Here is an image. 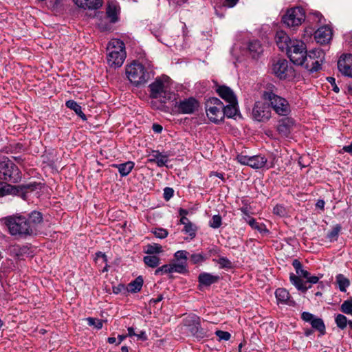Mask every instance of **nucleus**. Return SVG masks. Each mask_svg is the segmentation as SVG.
Segmentation results:
<instances>
[{
  "label": "nucleus",
  "mask_w": 352,
  "mask_h": 352,
  "mask_svg": "<svg viewBox=\"0 0 352 352\" xmlns=\"http://www.w3.org/2000/svg\"><path fill=\"white\" fill-rule=\"evenodd\" d=\"M208 259V256L202 254H193L190 256V261L193 264L199 263Z\"/></svg>",
  "instance_id": "45"
},
{
  "label": "nucleus",
  "mask_w": 352,
  "mask_h": 352,
  "mask_svg": "<svg viewBox=\"0 0 352 352\" xmlns=\"http://www.w3.org/2000/svg\"><path fill=\"white\" fill-rule=\"evenodd\" d=\"M188 252L186 250H179L175 253V257L177 260H184V262L187 260V256Z\"/></svg>",
  "instance_id": "52"
},
{
  "label": "nucleus",
  "mask_w": 352,
  "mask_h": 352,
  "mask_svg": "<svg viewBox=\"0 0 352 352\" xmlns=\"http://www.w3.org/2000/svg\"><path fill=\"white\" fill-rule=\"evenodd\" d=\"M223 104L217 98H210L206 104V111L209 120L214 123H219L224 118Z\"/></svg>",
  "instance_id": "9"
},
{
  "label": "nucleus",
  "mask_w": 352,
  "mask_h": 352,
  "mask_svg": "<svg viewBox=\"0 0 352 352\" xmlns=\"http://www.w3.org/2000/svg\"><path fill=\"white\" fill-rule=\"evenodd\" d=\"M295 124L294 119L286 117L278 120L276 130L282 138H288Z\"/></svg>",
  "instance_id": "18"
},
{
  "label": "nucleus",
  "mask_w": 352,
  "mask_h": 352,
  "mask_svg": "<svg viewBox=\"0 0 352 352\" xmlns=\"http://www.w3.org/2000/svg\"><path fill=\"white\" fill-rule=\"evenodd\" d=\"M191 221L186 217H182L179 220V223L183 224L184 226L190 223Z\"/></svg>",
  "instance_id": "62"
},
{
  "label": "nucleus",
  "mask_w": 352,
  "mask_h": 352,
  "mask_svg": "<svg viewBox=\"0 0 352 352\" xmlns=\"http://www.w3.org/2000/svg\"><path fill=\"white\" fill-rule=\"evenodd\" d=\"M169 81L168 76L157 78L148 86L150 97L158 99L161 103L174 99L175 94L170 91Z\"/></svg>",
  "instance_id": "3"
},
{
  "label": "nucleus",
  "mask_w": 352,
  "mask_h": 352,
  "mask_svg": "<svg viewBox=\"0 0 352 352\" xmlns=\"http://www.w3.org/2000/svg\"><path fill=\"white\" fill-rule=\"evenodd\" d=\"M338 68L342 75L352 78V54H344L340 56L338 60Z\"/></svg>",
  "instance_id": "16"
},
{
  "label": "nucleus",
  "mask_w": 352,
  "mask_h": 352,
  "mask_svg": "<svg viewBox=\"0 0 352 352\" xmlns=\"http://www.w3.org/2000/svg\"><path fill=\"white\" fill-rule=\"evenodd\" d=\"M289 60L296 65H303L307 58L305 43L299 39H294L286 52Z\"/></svg>",
  "instance_id": "5"
},
{
  "label": "nucleus",
  "mask_w": 352,
  "mask_h": 352,
  "mask_svg": "<svg viewBox=\"0 0 352 352\" xmlns=\"http://www.w3.org/2000/svg\"><path fill=\"white\" fill-rule=\"evenodd\" d=\"M223 114L228 118L234 117L237 113V101L236 102H229L227 106L223 105Z\"/></svg>",
  "instance_id": "33"
},
{
  "label": "nucleus",
  "mask_w": 352,
  "mask_h": 352,
  "mask_svg": "<svg viewBox=\"0 0 352 352\" xmlns=\"http://www.w3.org/2000/svg\"><path fill=\"white\" fill-rule=\"evenodd\" d=\"M346 91L347 94L352 96V83H349L346 86Z\"/></svg>",
  "instance_id": "64"
},
{
  "label": "nucleus",
  "mask_w": 352,
  "mask_h": 352,
  "mask_svg": "<svg viewBox=\"0 0 352 352\" xmlns=\"http://www.w3.org/2000/svg\"><path fill=\"white\" fill-rule=\"evenodd\" d=\"M160 270H162L163 274L172 273L171 264L162 265L160 267Z\"/></svg>",
  "instance_id": "57"
},
{
  "label": "nucleus",
  "mask_w": 352,
  "mask_h": 352,
  "mask_svg": "<svg viewBox=\"0 0 352 352\" xmlns=\"http://www.w3.org/2000/svg\"><path fill=\"white\" fill-rule=\"evenodd\" d=\"M342 312L346 314H352V298L343 302L340 307Z\"/></svg>",
  "instance_id": "43"
},
{
  "label": "nucleus",
  "mask_w": 352,
  "mask_h": 352,
  "mask_svg": "<svg viewBox=\"0 0 352 352\" xmlns=\"http://www.w3.org/2000/svg\"><path fill=\"white\" fill-rule=\"evenodd\" d=\"M243 219L249 224V226L254 230H258L261 234L268 233L269 230L266 228L264 223H258L256 221L255 219L248 216V218L243 217Z\"/></svg>",
  "instance_id": "28"
},
{
  "label": "nucleus",
  "mask_w": 352,
  "mask_h": 352,
  "mask_svg": "<svg viewBox=\"0 0 352 352\" xmlns=\"http://www.w3.org/2000/svg\"><path fill=\"white\" fill-rule=\"evenodd\" d=\"M275 41L277 46L282 52H287L294 39L290 38L284 31L280 30L276 33Z\"/></svg>",
  "instance_id": "20"
},
{
  "label": "nucleus",
  "mask_w": 352,
  "mask_h": 352,
  "mask_svg": "<svg viewBox=\"0 0 352 352\" xmlns=\"http://www.w3.org/2000/svg\"><path fill=\"white\" fill-rule=\"evenodd\" d=\"M125 289H126V287L122 284H120L118 286L113 287V292L114 294H116L121 293L122 291H124Z\"/></svg>",
  "instance_id": "56"
},
{
  "label": "nucleus",
  "mask_w": 352,
  "mask_h": 352,
  "mask_svg": "<svg viewBox=\"0 0 352 352\" xmlns=\"http://www.w3.org/2000/svg\"><path fill=\"white\" fill-rule=\"evenodd\" d=\"M65 104L67 108L74 110L82 120H85L87 119L86 116L82 111L81 107L76 101L69 100L66 102Z\"/></svg>",
  "instance_id": "32"
},
{
  "label": "nucleus",
  "mask_w": 352,
  "mask_h": 352,
  "mask_svg": "<svg viewBox=\"0 0 352 352\" xmlns=\"http://www.w3.org/2000/svg\"><path fill=\"white\" fill-rule=\"evenodd\" d=\"M219 280V276L212 275L207 272H201L198 276L199 286H210L212 284L218 282Z\"/></svg>",
  "instance_id": "24"
},
{
  "label": "nucleus",
  "mask_w": 352,
  "mask_h": 352,
  "mask_svg": "<svg viewBox=\"0 0 352 352\" xmlns=\"http://www.w3.org/2000/svg\"><path fill=\"white\" fill-rule=\"evenodd\" d=\"M348 322L346 317L342 314H338L336 317V323L337 326L342 329L346 327Z\"/></svg>",
  "instance_id": "44"
},
{
  "label": "nucleus",
  "mask_w": 352,
  "mask_h": 352,
  "mask_svg": "<svg viewBox=\"0 0 352 352\" xmlns=\"http://www.w3.org/2000/svg\"><path fill=\"white\" fill-rule=\"evenodd\" d=\"M344 151L352 154V144L349 146H345L342 148Z\"/></svg>",
  "instance_id": "63"
},
{
  "label": "nucleus",
  "mask_w": 352,
  "mask_h": 352,
  "mask_svg": "<svg viewBox=\"0 0 352 352\" xmlns=\"http://www.w3.org/2000/svg\"><path fill=\"white\" fill-rule=\"evenodd\" d=\"M143 278L141 276L137 277L133 281L128 284L126 290L131 293H137L140 292L143 285Z\"/></svg>",
  "instance_id": "29"
},
{
  "label": "nucleus",
  "mask_w": 352,
  "mask_h": 352,
  "mask_svg": "<svg viewBox=\"0 0 352 352\" xmlns=\"http://www.w3.org/2000/svg\"><path fill=\"white\" fill-rule=\"evenodd\" d=\"M12 235L21 236L36 235L43 222L40 212L32 211L28 217L25 216H9L3 219Z\"/></svg>",
  "instance_id": "1"
},
{
  "label": "nucleus",
  "mask_w": 352,
  "mask_h": 352,
  "mask_svg": "<svg viewBox=\"0 0 352 352\" xmlns=\"http://www.w3.org/2000/svg\"><path fill=\"white\" fill-rule=\"evenodd\" d=\"M169 154L159 151L153 150L148 155V162L151 163H155L157 166L162 167L166 165L168 161Z\"/></svg>",
  "instance_id": "21"
},
{
  "label": "nucleus",
  "mask_w": 352,
  "mask_h": 352,
  "mask_svg": "<svg viewBox=\"0 0 352 352\" xmlns=\"http://www.w3.org/2000/svg\"><path fill=\"white\" fill-rule=\"evenodd\" d=\"M275 295L277 300L279 302L288 304L289 305H293L294 302L290 300V296L288 291L284 288H278L275 292Z\"/></svg>",
  "instance_id": "27"
},
{
  "label": "nucleus",
  "mask_w": 352,
  "mask_h": 352,
  "mask_svg": "<svg viewBox=\"0 0 352 352\" xmlns=\"http://www.w3.org/2000/svg\"><path fill=\"white\" fill-rule=\"evenodd\" d=\"M213 5L215 13L219 16L221 17L223 16L224 11L228 8H233L235 6L237 1H214Z\"/></svg>",
  "instance_id": "25"
},
{
  "label": "nucleus",
  "mask_w": 352,
  "mask_h": 352,
  "mask_svg": "<svg viewBox=\"0 0 352 352\" xmlns=\"http://www.w3.org/2000/svg\"><path fill=\"white\" fill-rule=\"evenodd\" d=\"M152 129L154 132L157 133H160L162 131V126L158 124H153L152 126Z\"/></svg>",
  "instance_id": "59"
},
{
  "label": "nucleus",
  "mask_w": 352,
  "mask_h": 352,
  "mask_svg": "<svg viewBox=\"0 0 352 352\" xmlns=\"http://www.w3.org/2000/svg\"><path fill=\"white\" fill-rule=\"evenodd\" d=\"M163 252L162 246L158 243L148 244L146 247L145 253L148 254H159Z\"/></svg>",
  "instance_id": "39"
},
{
  "label": "nucleus",
  "mask_w": 352,
  "mask_h": 352,
  "mask_svg": "<svg viewBox=\"0 0 352 352\" xmlns=\"http://www.w3.org/2000/svg\"><path fill=\"white\" fill-rule=\"evenodd\" d=\"M236 160L241 164L249 166L254 169H258L264 167L267 164V162L265 157L261 155L247 156L239 154L236 156Z\"/></svg>",
  "instance_id": "14"
},
{
  "label": "nucleus",
  "mask_w": 352,
  "mask_h": 352,
  "mask_svg": "<svg viewBox=\"0 0 352 352\" xmlns=\"http://www.w3.org/2000/svg\"><path fill=\"white\" fill-rule=\"evenodd\" d=\"M324 57V52L320 49H314L309 52L307 51V58L304 63L305 68L311 73L318 72L321 68Z\"/></svg>",
  "instance_id": "11"
},
{
  "label": "nucleus",
  "mask_w": 352,
  "mask_h": 352,
  "mask_svg": "<svg viewBox=\"0 0 352 352\" xmlns=\"http://www.w3.org/2000/svg\"><path fill=\"white\" fill-rule=\"evenodd\" d=\"M128 79L135 86L144 84L149 78V74L140 63L133 62L126 68Z\"/></svg>",
  "instance_id": "6"
},
{
  "label": "nucleus",
  "mask_w": 352,
  "mask_h": 352,
  "mask_svg": "<svg viewBox=\"0 0 352 352\" xmlns=\"http://www.w3.org/2000/svg\"><path fill=\"white\" fill-rule=\"evenodd\" d=\"M16 188L13 186L0 182V196L3 197L7 195L16 194Z\"/></svg>",
  "instance_id": "36"
},
{
  "label": "nucleus",
  "mask_w": 352,
  "mask_h": 352,
  "mask_svg": "<svg viewBox=\"0 0 352 352\" xmlns=\"http://www.w3.org/2000/svg\"><path fill=\"white\" fill-rule=\"evenodd\" d=\"M183 323L188 331L197 340H200L208 337L207 331L201 327L200 318L196 315L186 316Z\"/></svg>",
  "instance_id": "10"
},
{
  "label": "nucleus",
  "mask_w": 352,
  "mask_h": 352,
  "mask_svg": "<svg viewBox=\"0 0 352 352\" xmlns=\"http://www.w3.org/2000/svg\"><path fill=\"white\" fill-rule=\"evenodd\" d=\"M199 107V102L192 97L179 101L177 105L179 112L183 114H192L198 110Z\"/></svg>",
  "instance_id": "17"
},
{
  "label": "nucleus",
  "mask_w": 352,
  "mask_h": 352,
  "mask_svg": "<svg viewBox=\"0 0 352 352\" xmlns=\"http://www.w3.org/2000/svg\"><path fill=\"white\" fill-rule=\"evenodd\" d=\"M209 226L212 228H219L221 226V217L219 214L214 215L209 223Z\"/></svg>",
  "instance_id": "46"
},
{
  "label": "nucleus",
  "mask_w": 352,
  "mask_h": 352,
  "mask_svg": "<svg viewBox=\"0 0 352 352\" xmlns=\"http://www.w3.org/2000/svg\"><path fill=\"white\" fill-rule=\"evenodd\" d=\"M183 232L188 234L192 239L196 235L197 227L190 222L184 226Z\"/></svg>",
  "instance_id": "41"
},
{
  "label": "nucleus",
  "mask_w": 352,
  "mask_h": 352,
  "mask_svg": "<svg viewBox=\"0 0 352 352\" xmlns=\"http://www.w3.org/2000/svg\"><path fill=\"white\" fill-rule=\"evenodd\" d=\"M305 13L300 7H296L289 9L283 16V22L289 27L300 25L305 21Z\"/></svg>",
  "instance_id": "12"
},
{
  "label": "nucleus",
  "mask_w": 352,
  "mask_h": 352,
  "mask_svg": "<svg viewBox=\"0 0 352 352\" xmlns=\"http://www.w3.org/2000/svg\"><path fill=\"white\" fill-rule=\"evenodd\" d=\"M160 258L154 255H148L144 257V263L150 267H156L160 264Z\"/></svg>",
  "instance_id": "38"
},
{
  "label": "nucleus",
  "mask_w": 352,
  "mask_h": 352,
  "mask_svg": "<svg viewBox=\"0 0 352 352\" xmlns=\"http://www.w3.org/2000/svg\"><path fill=\"white\" fill-rule=\"evenodd\" d=\"M173 194H174V190L173 188H169V187H166L164 189V198L166 201L169 200L173 196Z\"/></svg>",
  "instance_id": "53"
},
{
  "label": "nucleus",
  "mask_w": 352,
  "mask_h": 352,
  "mask_svg": "<svg viewBox=\"0 0 352 352\" xmlns=\"http://www.w3.org/2000/svg\"><path fill=\"white\" fill-rule=\"evenodd\" d=\"M212 261L219 265L220 269L230 270L233 267L232 263L228 258L219 256L217 259L213 258Z\"/></svg>",
  "instance_id": "35"
},
{
  "label": "nucleus",
  "mask_w": 352,
  "mask_h": 352,
  "mask_svg": "<svg viewBox=\"0 0 352 352\" xmlns=\"http://www.w3.org/2000/svg\"><path fill=\"white\" fill-rule=\"evenodd\" d=\"M332 30L328 25H323L314 32V38L320 45L329 43L332 38Z\"/></svg>",
  "instance_id": "19"
},
{
  "label": "nucleus",
  "mask_w": 352,
  "mask_h": 352,
  "mask_svg": "<svg viewBox=\"0 0 352 352\" xmlns=\"http://www.w3.org/2000/svg\"><path fill=\"white\" fill-rule=\"evenodd\" d=\"M87 320L89 326H94L97 329H100L102 327V320H101L87 318Z\"/></svg>",
  "instance_id": "48"
},
{
  "label": "nucleus",
  "mask_w": 352,
  "mask_h": 352,
  "mask_svg": "<svg viewBox=\"0 0 352 352\" xmlns=\"http://www.w3.org/2000/svg\"><path fill=\"white\" fill-rule=\"evenodd\" d=\"M314 318L315 316L309 312L305 311L302 314V319L305 322L311 323Z\"/></svg>",
  "instance_id": "54"
},
{
  "label": "nucleus",
  "mask_w": 352,
  "mask_h": 352,
  "mask_svg": "<svg viewBox=\"0 0 352 352\" xmlns=\"http://www.w3.org/2000/svg\"><path fill=\"white\" fill-rule=\"evenodd\" d=\"M96 258L97 261L102 259L103 262H104V263L107 262V256L104 253L99 252L96 253Z\"/></svg>",
  "instance_id": "58"
},
{
  "label": "nucleus",
  "mask_w": 352,
  "mask_h": 352,
  "mask_svg": "<svg viewBox=\"0 0 352 352\" xmlns=\"http://www.w3.org/2000/svg\"><path fill=\"white\" fill-rule=\"evenodd\" d=\"M336 282L341 292H346V288L350 285L349 280L346 278L343 274H338L336 277Z\"/></svg>",
  "instance_id": "34"
},
{
  "label": "nucleus",
  "mask_w": 352,
  "mask_h": 352,
  "mask_svg": "<svg viewBox=\"0 0 352 352\" xmlns=\"http://www.w3.org/2000/svg\"><path fill=\"white\" fill-rule=\"evenodd\" d=\"M76 6L84 10H97L102 7V1H75Z\"/></svg>",
  "instance_id": "30"
},
{
  "label": "nucleus",
  "mask_w": 352,
  "mask_h": 352,
  "mask_svg": "<svg viewBox=\"0 0 352 352\" xmlns=\"http://www.w3.org/2000/svg\"><path fill=\"white\" fill-rule=\"evenodd\" d=\"M217 92L219 96L228 103L236 102L237 101L236 97L233 91L228 87L222 85L217 89Z\"/></svg>",
  "instance_id": "22"
},
{
  "label": "nucleus",
  "mask_w": 352,
  "mask_h": 352,
  "mask_svg": "<svg viewBox=\"0 0 352 352\" xmlns=\"http://www.w3.org/2000/svg\"><path fill=\"white\" fill-rule=\"evenodd\" d=\"M120 8L116 1H110L109 2L107 8V17L109 18L110 21L111 23H116L118 21V15L120 14Z\"/></svg>",
  "instance_id": "23"
},
{
  "label": "nucleus",
  "mask_w": 352,
  "mask_h": 352,
  "mask_svg": "<svg viewBox=\"0 0 352 352\" xmlns=\"http://www.w3.org/2000/svg\"><path fill=\"white\" fill-rule=\"evenodd\" d=\"M309 17L311 18L314 22L321 23L322 22L323 16L322 14L318 11H314L309 14Z\"/></svg>",
  "instance_id": "49"
},
{
  "label": "nucleus",
  "mask_w": 352,
  "mask_h": 352,
  "mask_svg": "<svg viewBox=\"0 0 352 352\" xmlns=\"http://www.w3.org/2000/svg\"><path fill=\"white\" fill-rule=\"evenodd\" d=\"M248 51L253 58H258L263 53V48L260 41L254 40L249 43Z\"/></svg>",
  "instance_id": "26"
},
{
  "label": "nucleus",
  "mask_w": 352,
  "mask_h": 352,
  "mask_svg": "<svg viewBox=\"0 0 352 352\" xmlns=\"http://www.w3.org/2000/svg\"><path fill=\"white\" fill-rule=\"evenodd\" d=\"M318 280H319V277L316 276L309 275V278H307V280L304 281V283H306V285L307 283L316 284L318 282Z\"/></svg>",
  "instance_id": "55"
},
{
  "label": "nucleus",
  "mask_w": 352,
  "mask_h": 352,
  "mask_svg": "<svg viewBox=\"0 0 352 352\" xmlns=\"http://www.w3.org/2000/svg\"><path fill=\"white\" fill-rule=\"evenodd\" d=\"M152 232L157 238L159 239H165L168 234V231L162 228H155L152 231Z\"/></svg>",
  "instance_id": "47"
},
{
  "label": "nucleus",
  "mask_w": 352,
  "mask_h": 352,
  "mask_svg": "<svg viewBox=\"0 0 352 352\" xmlns=\"http://www.w3.org/2000/svg\"><path fill=\"white\" fill-rule=\"evenodd\" d=\"M217 336L219 337V340H230L231 335L228 331H223L221 330H218L215 332Z\"/></svg>",
  "instance_id": "50"
},
{
  "label": "nucleus",
  "mask_w": 352,
  "mask_h": 352,
  "mask_svg": "<svg viewBox=\"0 0 352 352\" xmlns=\"http://www.w3.org/2000/svg\"><path fill=\"white\" fill-rule=\"evenodd\" d=\"M163 299V296L162 295H159L157 298H152L150 300V302H149V304L150 305H155L159 302H160L161 300H162Z\"/></svg>",
  "instance_id": "60"
},
{
  "label": "nucleus",
  "mask_w": 352,
  "mask_h": 352,
  "mask_svg": "<svg viewBox=\"0 0 352 352\" xmlns=\"http://www.w3.org/2000/svg\"><path fill=\"white\" fill-rule=\"evenodd\" d=\"M107 63L111 67H120L126 58L125 45L123 41L118 38L111 39L107 47Z\"/></svg>",
  "instance_id": "4"
},
{
  "label": "nucleus",
  "mask_w": 352,
  "mask_h": 352,
  "mask_svg": "<svg viewBox=\"0 0 352 352\" xmlns=\"http://www.w3.org/2000/svg\"><path fill=\"white\" fill-rule=\"evenodd\" d=\"M272 72L280 79H285L292 72V67L285 58H276L272 60Z\"/></svg>",
  "instance_id": "13"
},
{
  "label": "nucleus",
  "mask_w": 352,
  "mask_h": 352,
  "mask_svg": "<svg viewBox=\"0 0 352 352\" xmlns=\"http://www.w3.org/2000/svg\"><path fill=\"white\" fill-rule=\"evenodd\" d=\"M172 272L183 274L186 272V262L171 264Z\"/></svg>",
  "instance_id": "42"
},
{
  "label": "nucleus",
  "mask_w": 352,
  "mask_h": 352,
  "mask_svg": "<svg viewBox=\"0 0 352 352\" xmlns=\"http://www.w3.org/2000/svg\"><path fill=\"white\" fill-rule=\"evenodd\" d=\"M21 178L19 168L12 161L5 160L0 162V179L17 183Z\"/></svg>",
  "instance_id": "8"
},
{
  "label": "nucleus",
  "mask_w": 352,
  "mask_h": 352,
  "mask_svg": "<svg viewBox=\"0 0 352 352\" xmlns=\"http://www.w3.org/2000/svg\"><path fill=\"white\" fill-rule=\"evenodd\" d=\"M208 258L211 256H220V249L217 246H212L208 248Z\"/></svg>",
  "instance_id": "51"
},
{
  "label": "nucleus",
  "mask_w": 352,
  "mask_h": 352,
  "mask_svg": "<svg viewBox=\"0 0 352 352\" xmlns=\"http://www.w3.org/2000/svg\"><path fill=\"white\" fill-rule=\"evenodd\" d=\"M341 228H342L340 225H336L328 233L327 238L329 239L330 241H334L337 240L338 235H339V232L341 230Z\"/></svg>",
  "instance_id": "40"
},
{
  "label": "nucleus",
  "mask_w": 352,
  "mask_h": 352,
  "mask_svg": "<svg viewBox=\"0 0 352 352\" xmlns=\"http://www.w3.org/2000/svg\"><path fill=\"white\" fill-rule=\"evenodd\" d=\"M274 213L281 215L283 214V208L281 206H276L274 208Z\"/></svg>",
  "instance_id": "61"
},
{
  "label": "nucleus",
  "mask_w": 352,
  "mask_h": 352,
  "mask_svg": "<svg viewBox=\"0 0 352 352\" xmlns=\"http://www.w3.org/2000/svg\"><path fill=\"white\" fill-rule=\"evenodd\" d=\"M310 324L311 327L318 331L321 335H324L325 333V325L321 318L315 317V318L311 321Z\"/></svg>",
  "instance_id": "37"
},
{
  "label": "nucleus",
  "mask_w": 352,
  "mask_h": 352,
  "mask_svg": "<svg viewBox=\"0 0 352 352\" xmlns=\"http://www.w3.org/2000/svg\"><path fill=\"white\" fill-rule=\"evenodd\" d=\"M115 166L118 168L121 176L128 175L134 167V163L131 161L123 164H116Z\"/></svg>",
  "instance_id": "31"
},
{
  "label": "nucleus",
  "mask_w": 352,
  "mask_h": 352,
  "mask_svg": "<svg viewBox=\"0 0 352 352\" xmlns=\"http://www.w3.org/2000/svg\"><path fill=\"white\" fill-rule=\"evenodd\" d=\"M252 116L258 122L268 120L271 118L270 106L262 102H256L252 109Z\"/></svg>",
  "instance_id": "15"
},
{
  "label": "nucleus",
  "mask_w": 352,
  "mask_h": 352,
  "mask_svg": "<svg viewBox=\"0 0 352 352\" xmlns=\"http://www.w3.org/2000/svg\"><path fill=\"white\" fill-rule=\"evenodd\" d=\"M292 265L296 270V274L294 273H290L289 274V280L292 285H294L296 288L302 292H306L307 290L310 288L311 286L309 285H306V283L302 280L301 277L309 278V275L310 273L302 269V265L301 263L298 259H294L292 262Z\"/></svg>",
  "instance_id": "7"
},
{
  "label": "nucleus",
  "mask_w": 352,
  "mask_h": 352,
  "mask_svg": "<svg viewBox=\"0 0 352 352\" xmlns=\"http://www.w3.org/2000/svg\"><path fill=\"white\" fill-rule=\"evenodd\" d=\"M263 98L269 102V106L280 116H287L291 112L289 102L277 94V89L273 85H269L263 93Z\"/></svg>",
  "instance_id": "2"
}]
</instances>
